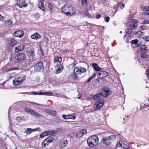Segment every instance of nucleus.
Returning a JSON list of instances; mask_svg holds the SVG:
<instances>
[{"instance_id": "11", "label": "nucleus", "mask_w": 149, "mask_h": 149, "mask_svg": "<svg viewBox=\"0 0 149 149\" xmlns=\"http://www.w3.org/2000/svg\"><path fill=\"white\" fill-rule=\"evenodd\" d=\"M27 56L31 58H33L35 56L34 51L32 49H28L26 51Z\"/></svg>"}, {"instance_id": "34", "label": "nucleus", "mask_w": 149, "mask_h": 149, "mask_svg": "<svg viewBox=\"0 0 149 149\" xmlns=\"http://www.w3.org/2000/svg\"><path fill=\"white\" fill-rule=\"evenodd\" d=\"M140 49L144 52H146L148 51L147 47L145 45H142L140 47Z\"/></svg>"}, {"instance_id": "58", "label": "nucleus", "mask_w": 149, "mask_h": 149, "mask_svg": "<svg viewBox=\"0 0 149 149\" xmlns=\"http://www.w3.org/2000/svg\"><path fill=\"white\" fill-rule=\"evenodd\" d=\"M4 19V17L1 15V14H0V20L2 21Z\"/></svg>"}, {"instance_id": "14", "label": "nucleus", "mask_w": 149, "mask_h": 149, "mask_svg": "<svg viewBox=\"0 0 149 149\" xmlns=\"http://www.w3.org/2000/svg\"><path fill=\"white\" fill-rule=\"evenodd\" d=\"M24 34V32L21 30H18L15 31L13 34V36L16 37H22Z\"/></svg>"}, {"instance_id": "29", "label": "nucleus", "mask_w": 149, "mask_h": 149, "mask_svg": "<svg viewBox=\"0 0 149 149\" xmlns=\"http://www.w3.org/2000/svg\"><path fill=\"white\" fill-rule=\"evenodd\" d=\"M76 65V62L74 61L73 63L69 64L67 67L69 69H72L74 68Z\"/></svg>"}, {"instance_id": "54", "label": "nucleus", "mask_w": 149, "mask_h": 149, "mask_svg": "<svg viewBox=\"0 0 149 149\" xmlns=\"http://www.w3.org/2000/svg\"><path fill=\"white\" fill-rule=\"evenodd\" d=\"M110 17L109 16H107L105 18V20L106 22H109L110 20Z\"/></svg>"}, {"instance_id": "30", "label": "nucleus", "mask_w": 149, "mask_h": 149, "mask_svg": "<svg viewBox=\"0 0 149 149\" xmlns=\"http://www.w3.org/2000/svg\"><path fill=\"white\" fill-rule=\"evenodd\" d=\"M33 129L27 128L25 130V132L27 134H29L33 132Z\"/></svg>"}, {"instance_id": "5", "label": "nucleus", "mask_w": 149, "mask_h": 149, "mask_svg": "<svg viewBox=\"0 0 149 149\" xmlns=\"http://www.w3.org/2000/svg\"><path fill=\"white\" fill-rule=\"evenodd\" d=\"M86 71V69L84 68L75 67L72 75L73 78L77 79L78 78L77 76V74H80L81 73L85 72Z\"/></svg>"}, {"instance_id": "21", "label": "nucleus", "mask_w": 149, "mask_h": 149, "mask_svg": "<svg viewBox=\"0 0 149 149\" xmlns=\"http://www.w3.org/2000/svg\"><path fill=\"white\" fill-rule=\"evenodd\" d=\"M31 38L32 39L37 40L41 38L40 35L38 33H35L31 36Z\"/></svg>"}, {"instance_id": "47", "label": "nucleus", "mask_w": 149, "mask_h": 149, "mask_svg": "<svg viewBox=\"0 0 149 149\" xmlns=\"http://www.w3.org/2000/svg\"><path fill=\"white\" fill-rule=\"evenodd\" d=\"M33 116L37 117H39L41 116V115L39 114L38 112L36 111L34 113Z\"/></svg>"}, {"instance_id": "51", "label": "nucleus", "mask_w": 149, "mask_h": 149, "mask_svg": "<svg viewBox=\"0 0 149 149\" xmlns=\"http://www.w3.org/2000/svg\"><path fill=\"white\" fill-rule=\"evenodd\" d=\"M143 24H149V20L143 21L142 22Z\"/></svg>"}, {"instance_id": "7", "label": "nucleus", "mask_w": 149, "mask_h": 149, "mask_svg": "<svg viewBox=\"0 0 149 149\" xmlns=\"http://www.w3.org/2000/svg\"><path fill=\"white\" fill-rule=\"evenodd\" d=\"M104 102V100H101L99 101H97L94 106V110L96 111L99 109L103 106Z\"/></svg>"}, {"instance_id": "37", "label": "nucleus", "mask_w": 149, "mask_h": 149, "mask_svg": "<svg viewBox=\"0 0 149 149\" xmlns=\"http://www.w3.org/2000/svg\"><path fill=\"white\" fill-rule=\"evenodd\" d=\"M108 138L110 139V141H114L116 139V137L113 135H111L108 137Z\"/></svg>"}, {"instance_id": "63", "label": "nucleus", "mask_w": 149, "mask_h": 149, "mask_svg": "<svg viewBox=\"0 0 149 149\" xmlns=\"http://www.w3.org/2000/svg\"><path fill=\"white\" fill-rule=\"evenodd\" d=\"M37 95H42V93L39 92V93H38Z\"/></svg>"}, {"instance_id": "19", "label": "nucleus", "mask_w": 149, "mask_h": 149, "mask_svg": "<svg viewBox=\"0 0 149 149\" xmlns=\"http://www.w3.org/2000/svg\"><path fill=\"white\" fill-rule=\"evenodd\" d=\"M104 92L105 95H104V96L105 97H107L111 93L110 89L107 88H105L104 89Z\"/></svg>"}, {"instance_id": "50", "label": "nucleus", "mask_w": 149, "mask_h": 149, "mask_svg": "<svg viewBox=\"0 0 149 149\" xmlns=\"http://www.w3.org/2000/svg\"><path fill=\"white\" fill-rule=\"evenodd\" d=\"M143 39L144 40L148 41L149 40V36L144 37L143 38Z\"/></svg>"}, {"instance_id": "59", "label": "nucleus", "mask_w": 149, "mask_h": 149, "mask_svg": "<svg viewBox=\"0 0 149 149\" xmlns=\"http://www.w3.org/2000/svg\"><path fill=\"white\" fill-rule=\"evenodd\" d=\"M101 16L100 14H98L96 15V17L97 19H99L101 17Z\"/></svg>"}, {"instance_id": "64", "label": "nucleus", "mask_w": 149, "mask_h": 149, "mask_svg": "<svg viewBox=\"0 0 149 149\" xmlns=\"http://www.w3.org/2000/svg\"><path fill=\"white\" fill-rule=\"evenodd\" d=\"M29 61H30L29 60H27L26 61V63L27 62H29Z\"/></svg>"}, {"instance_id": "38", "label": "nucleus", "mask_w": 149, "mask_h": 149, "mask_svg": "<svg viewBox=\"0 0 149 149\" xmlns=\"http://www.w3.org/2000/svg\"><path fill=\"white\" fill-rule=\"evenodd\" d=\"M19 68L17 67H13L7 69V70H6V71L8 72L12 70H17Z\"/></svg>"}, {"instance_id": "16", "label": "nucleus", "mask_w": 149, "mask_h": 149, "mask_svg": "<svg viewBox=\"0 0 149 149\" xmlns=\"http://www.w3.org/2000/svg\"><path fill=\"white\" fill-rule=\"evenodd\" d=\"M45 111L50 115L54 116L56 115V112L54 110L52 109H46L45 110Z\"/></svg>"}, {"instance_id": "52", "label": "nucleus", "mask_w": 149, "mask_h": 149, "mask_svg": "<svg viewBox=\"0 0 149 149\" xmlns=\"http://www.w3.org/2000/svg\"><path fill=\"white\" fill-rule=\"evenodd\" d=\"M147 26L146 25H143L141 27V29L143 30H144L147 29Z\"/></svg>"}, {"instance_id": "4", "label": "nucleus", "mask_w": 149, "mask_h": 149, "mask_svg": "<svg viewBox=\"0 0 149 149\" xmlns=\"http://www.w3.org/2000/svg\"><path fill=\"white\" fill-rule=\"evenodd\" d=\"M52 136H50L44 139L41 144V146L40 149H43L47 148L49 143H52L55 139L53 138Z\"/></svg>"}, {"instance_id": "17", "label": "nucleus", "mask_w": 149, "mask_h": 149, "mask_svg": "<svg viewBox=\"0 0 149 149\" xmlns=\"http://www.w3.org/2000/svg\"><path fill=\"white\" fill-rule=\"evenodd\" d=\"M102 142L104 144L107 145H110L111 143L112 142L110 141L108 137H105L103 139Z\"/></svg>"}, {"instance_id": "32", "label": "nucleus", "mask_w": 149, "mask_h": 149, "mask_svg": "<svg viewBox=\"0 0 149 149\" xmlns=\"http://www.w3.org/2000/svg\"><path fill=\"white\" fill-rule=\"evenodd\" d=\"M13 22L11 19H10L8 20L5 21V24L6 26L10 25L12 24Z\"/></svg>"}, {"instance_id": "35", "label": "nucleus", "mask_w": 149, "mask_h": 149, "mask_svg": "<svg viewBox=\"0 0 149 149\" xmlns=\"http://www.w3.org/2000/svg\"><path fill=\"white\" fill-rule=\"evenodd\" d=\"M136 36L138 38H140L142 34V32L140 31H138L135 33Z\"/></svg>"}, {"instance_id": "24", "label": "nucleus", "mask_w": 149, "mask_h": 149, "mask_svg": "<svg viewBox=\"0 0 149 149\" xmlns=\"http://www.w3.org/2000/svg\"><path fill=\"white\" fill-rule=\"evenodd\" d=\"M62 58L60 57H55L54 59V62L55 63L58 64L61 63L62 61Z\"/></svg>"}, {"instance_id": "18", "label": "nucleus", "mask_w": 149, "mask_h": 149, "mask_svg": "<svg viewBox=\"0 0 149 149\" xmlns=\"http://www.w3.org/2000/svg\"><path fill=\"white\" fill-rule=\"evenodd\" d=\"M24 48V46L23 45H20L18 46L17 47H15V52L18 53L20 51L23 50Z\"/></svg>"}, {"instance_id": "26", "label": "nucleus", "mask_w": 149, "mask_h": 149, "mask_svg": "<svg viewBox=\"0 0 149 149\" xmlns=\"http://www.w3.org/2000/svg\"><path fill=\"white\" fill-rule=\"evenodd\" d=\"M38 5L40 9H42L43 11H45V8L44 7L43 3L41 1H39Z\"/></svg>"}, {"instance_id": "43", "label": "nucleus", "mask_w": 149, "mask_h": 149, "mask_svg": "<svg viewBox=\"0 0 149 149\" xmlns=\"http://www.w3.org/2000/svg\"><path fill=\"white\" fill-rule=\"evenodd\" d=\"M138 42V40L137 39L133 40L131 41V43L132 44H136Z\"/></svg>"}, {"instance_id": "48", "label": "nucleus", "mask_w": 149, "mask_h": 149, "mask_svg": "<svg viewBox=\"0 0 149 149\" xmlns=\"http://www.w3.org/2000/svg\"><path fill=\"white\" fill-rule=\"evenodd\" d=\"M87 0H82L81 1V4L82 6H84V5H86L87 3Z\"/></svg>"}, {"instance_id": "2", "label": "nucleus", "mask_w": 149, "mask_h": 149, "mask_svg": "<svg viewBox=\"0 0 149 149\" xmlns=\"http://www.w3.org/2000/svg\"><path fill=\"white\" fill-rule=\"evenodd\" d=\"M87 142L88 146L94 147L96 146L99 142L98 137L96 135H93L88 138Z\"/></svg>"}, {"instance_id": "12", "label": "nucleus", "mask_w": 149, "mask_h": 149, "mask_svg": "<svg viewBox=\"0 0 149 149\" xmlns=\"http://www.w3.org/2000/svg\"><path fill=\"white\" fill-rule=\"evenodd\" d=\"M98 74L99 78L103 79L108 76L109 73L106 71H101L98 73Z\"/></svg>"}, {"instance_id": "31", "label": "nucleus", "mask_w": 149, "mask_h": 149, "mask_svg": "<svg viewBox=\"0 0 149 149\" xmlns=\"http://www.w3.org/2000/svg\"><path fill=\"white\" fill-rule=\"evenodd\" d=\"M141 56L142 58H148L149 55L147 53H146V52H143L141 53Z\"/></svg>"}, {"instance_id": "36", "label": "nucleus", "mask_w": 149, "mask_h": 149, "mask_svg": "<svg viewBox=\"0 0 149 149\" xmlns=\"http://www.w3.org/2000/svg\"><path fill=\"white\" fill-rule=\"evenodd\" d=\"M96 74L94 73L93 75L91 76L87 80V82H88L90 81L95 77L96 76Z\"/></svg>"}, {"instance_id": "40", "label": "nucleus", "mask_w": 149, "mask_h": 149, "mask_svg": "<svg viewBox=\"0 0 149 149\" xmlns=\"http://www.w3.org/2000/svg\"><path fill=\"white\" fill-rule=\"evenodd\" d=\"M86 132V130L85 129H83L79 131V133L81 134H85Z\"/></svg>"}, {"instance_id": "3", "label": "nucleus", "mask_w": 149, "mask_h": 149, "mask_svg": "<svg viewBox=\"0 0 149 149\" xmlns=\"http://www.w3.org/2000/svg\"><path fill=\"white\" fill-rule=\"evenodd\" d=\"M26 78V76L24 74H20L14 78L13 83L14 85L16 86L23 82Z\"/></svg>"}, {"instance_id": "9", "label": "nucleus", "mask_w": 149, "mask_h": 149, "mask_svg": "<svg viewBox=\"0 0 149 149\" xmlns=\"http://www.w3.org/2000/svg\"><path fill=\"white\" fill-rule=\"evenodd\" d=\"M104 97L103 93H100L97 94L93 97V99L97 101H100L101 100H104L103 98Z\"/></svg>"}, {"instance_id": "60", "label": "nucleus", "mask_w": 149, "mask_h": 149, "mask_svg": "<svg viewBox=\"0 0 149 149\" xmlns=\"http://www.w3.org/2000/svg\"><path fill=\"white\" fill-rule=\"evenodd\" d=\"M118 8H119V7H118V6H117V5L116 6H115L114 7V8L115 9V10H116V11H117V10Z\"/></svg>"}, {"instance_id": "23", "label": "nucleus", "mask_w": 149, "mask_h": 149, "mask_svg": "<svg viewBox=\"0 0 149 149\" xmlns=\"http://www.w3.org/2000/svg\"><path fill=\"white\" fill-rule=\"evenodd\" d=\"M15 1H16V3L14 4V6H17L19 7V8H23V6H25L26 5L25 4V5H21V4H20L21 2V0H15Z\"/></svg>"}, {"instance_id": "57", "label": "nucleus", "mask_w": 149, "mask_h": 149, "mask_svg": "<svg viewBox=\"0 0 149 149\" xmlns=\"http://www.w3.org/2000/svg\"><path fill=\"white\" fill-rule=\"evenodd\" d=\"M36 112L35 111H34V110L33 109H32L31 111V112L30 113V114H31L33 115L34 113Z\"/></svg>"}, {"instance_id": "8", "label": "nucleus", "mask_w": 149, "mask_h": 149, "mask_svg": "<svg viewBox=\"0 0 149 149\" xmlns=\"http://www.w3.org/2000/svg\"><path fill=\"white\" fill-rule=\"evenodd\" d=\"M77 116V114L75 113H73L71 114H68L67 115L64 114L62 115V117L65 119H72L74 120Z\"/></svg>"}, {"instance_id": "39", "label": "nucleus", "mask_w": 149, "mask_h": 149, "mask_svg": "<svg viewBox=\"0 0 149 149\" xmlns=\"http://www.w3.org/2000/svg\"><path fill=\"white\" fill-rule=\"evenodd\" d=\"M117 5L119 7H120L121 9H122L123 8H124L125 6L124 4L120 3H118Z\"/></svg>"}, {"instance_id": "44", "label": "nucleus", "mask_w": 149, "mask_h": 149, "mask_svg": "<svg viewBox=\"0 0 149 149\" xmlns=\"http://www.w3.org/2000/svg\"><path fill=\"white\" fill-rule=\"evenodd\" d=\"M32 109H30L29 108H26L24 110L25 111L29 113H30Z\"/></svg>"}, {"instance_id": "45", "label": "nucleus", "mask_w": 149, "mask_h": 149, "mask_svg": "<svg viewBox=\"0 0 149 149\" xmlns=\"http://www.w3.org/2000/svg\"><path fill=\"white\" fill-rule=\"evenodd\" d=\"M122 148L125 149H130L129 147L127 145L124 143L122 145Z\"/></svg>"}, {"instance_id": "42", "label": "nucleus", "mask_w": 149, "mask_h": 149, "mask_svg": "<svg viewBox=\"0 0 149 149\" xmlns=\"http://www.w3.org/2000/svg\"><path fill=\"white\" fill-rule=\"evenodd\" d=\"M47 5L49 9L50 10H52L53 8V6L52 4L49 2H48Z\"/></svg>"}, {"instance_id": "13", "label": "nucleus", "mask_w": 149, "mask_h": 149, "mask_svg": "<svg viewBox=\"0 0 149 149\" xmlns=\"http://www.w3.org/2000/svg\"><path fill=\"white\" fill-rule=\"evenodd\" d=\"M56 131H47L44 132L40 136V137L41 138H42L44 136L48 135L49 134H54L56 133Z\"/></svg>"}, {"instance_id": "10", "label": "nucleus", "mask_w": 149, "mask_h": 149, "mask_svg": "<svg viewBox=\"0 0 149 149\" xmlns=\"http://www.w3.org/2000/svg\"><path fill=\"white\" fill-rule=\"evenodd\" d=\"M26 58V56L25 54L22 53H19L17 55L15 59L17 61H22L25 60Z\"/></svg>"}, {"instance_id": "56", "label": "nucleus", "mask_w": 149, "mask_h": 149, "mask_svg": "<svg viewBox=\"0 0 149 149\" xmlns=\"http://www.w3.org/2000/svg\"><path fill=\"white\" fill-rule=\"evenodd\" d=\"M142 15H149V13L148 12H145V13H142Z\"/></svg>"}, {"instance_id": "27", "label": "nucleus", "mask_w": 149, "mask_h": 149, "mask_svg": "<svg viewBox=\"0 0 149 149\" xmlns=\"http://www.w3.org/2000/svg\"><path fill=\"white\" fill-rule=\"evenodd\" d=\"M68 142L67 140H65L60 143L59 147L60 148H63L68 144Z\"/></svg>"}, {"instance_id": "1", "label": "nucleus", "mask_w": 149, "mask_h": 149, "mask_svg": "<svg viewBox=\"0 0 149 149\" xmlns=\"http://www.w3.org/2000/svg\"><path fill=\"white\" fill-rule=\"evenodd\" d=\"M62 9V12L67 16H71L74 15L76 13L74 8L69 5H64Z\"/></svg>"}, {"instance_id": "33", "label": "nucleus", "mask_w": 149, "mask_h": 149, "mask_svg": "<svg viewBox=\"0 0 149 149\" xmlns=\"http://www.w3.org/2000/svg\"><path fill=\"white\" fill-rule=\"evenodd\" d=\"M16 75V73L15 72L10 73L8 75L7 77L8 78L10 79L14 77Z\"/></svg>"}, {"instance_id": "53", "label": "nucleus", "mask_w": 149, "mask_h": 149, "mask_svg": "<svg viewBox=\"0 0 149 149\" xmlns=\"http://www.w3.org/2000/svg\"><path fill=\"white\" fill-rule=\"evenodd\" d=\"M52 95V93L51 92H45V95L50 96Z\"/></svg>"}, {"instance_id": "20", "label": "nucleus", "mask_w": 149, "mask_h": 149, "mask_svg": "<svg viewBox=\"0 0 149 149\" xmlns=\"http://www.w3.org/2000/svg\"><path fill=\"white\" fill-rule=\"evenodd\" d=\"M138 23L137 20H133L131 24H129V26L133 29L136 28L137 26L136 23Z\"/></svg>"}, {"instance_id": "25", "label": "nucleus", "mask_w": 149, "mask_h": 149, "mask_svg": "<svg viewBox=\"0 0 149 149\" xmlns=\"http://www.w3.org/2000/svg\"><path fill=\"white\" fill-rule=\"evenodd\" d=\"M92 66L93 67L94 69L97 71H100L102 70V68H100L98 65L95 63H93Z\"/></svg>"}, {"instance_id": "41", "label": "nucleus", "mask_w": 149, "mask_h": 149, "mask_svg": "<svg viewBox=\"0 0 149 149\" xmlns=\"http://www.w3.org/2000/svg\"><path fill=\"white\" fill-rule=\"evenodd\" d=\"M141 9L145 11H148L149 8L148 6H143L141 7Z\"/></svg>"}, {"instance_id": "28", "label": "nucleus", "mask_w": 149, "mask_h": 149, "mask_svg": "<svg viewBox=\"0 0 149 149\" xmlns=\"http://www.w3.org/2000/svg\"><path fill=\"white\" fill-rule=\"evenodd\" d=\"M17 44V42L13 38L12 39L10 40L9 42L10 45L12 47H14Z\"/></svg>"}, {"instance_id": "61", "label": "nucleus", "mask_w": 149, "mask_h": 149, "mask_svg": "<svg viewBox=\"0 0 149 149\" xmlns=\"http://www.w3.org/2000/svg\"><path fill=\"white\" fill-rule=\"evenodd\" d=\"M146 72H147V76H149V69H148L146 71Z\"/></svg>"}, {"instance_id": "6", "label": "nucleus", "mask_w": 149, "mask_h": 149, "mask_svg": "<svg viewBox=\"0 0 149 149\" xmlns=\"http://www.w3.org/2000/svg\"><path fill=\"white\" fill-rule=\"evenodd\" d=\"M34 70L36 72H39L43 70L44 67L42 62H40L36 63L34 66Z\"/></svg>"}, {"instance_id": "55", "label": "nucleus", "mask_w": 149, "mask_h": 149, "mask_svg": "<svg viewBox=\"0 0 149 149\" xmlns=\"http://www.w3.org/2000/svg\"><path fill=\"white\" fill-rule=\"evenodd\" d=\"M33 129V132L35 131H37L40 132L41 130V129L39 127L36 128L34 129Z\"/></svg>"}, {"instance_id": "22", "label": "nucleus", "mask_w": 149, "mask_h": 149, "mask_svg": "<svg viewBox=\"0 0 149 149\" xmlns=\"http://www.w3.org/2000/svg\"><path fill=\"white\" fill-rule=\"evenodd\" d=\"M126 31L127 34L125 35L124 38H125L126 37H130L131 36L130 34H131L132 32V29L128 28Z\"/></svg>"}, {"instance_id": "62", "label": "nucleus", "mask_w": 149, "mask_h": 149, "mask_svg": "<svg viewBox=\"0 0 149 149\" xmlns=\"http://www.w3.org/2000/svg\"><path fill=\"white\" fill-rule=\"evenodd\" d=\"M32 94L34 95H37L38 93L36 92H32Z\"/></svg>"}, {"instance_id": "15", "label": "nucleus", "mask_w": 149, "mask_h": 149, "mask_svg": "<svg viewBox=\"0 0 149 149\" xmlns=\"http://www.w3.org/2000/svg\"><path fill=\"white\" fill-rule=\"evenodd\" d=\"M56 67L57 68L56 70V74L60 73L63 69V65L61 63L57 64Z\"/></svg>"}, {"instance_id": "46", "label": "nucleus", "mask_w": 149, "mask_h": 149, "mask_svg": "<svg viewBox=\"0 0 149 149\" xmlns=\"http://www.w3.org/2000/svg\"><path fill=\"white\" fill-rule=\"evenodd\" d=\"M124 143H123V142L120 141L119 143L116 145V147L117 146H120L122 147V145H123V144Z\"/></svg>"}, {"instance_id": "49", "label": "nucleus", "mask_w": 149, "mask_h": 149, "mask_svg": "<svg viewBox=\"0 0 149 149\" xmlns=\"http://www.w3.org/2000/svg\"><path fill=\"white\" fill-rule=\"evenodd\" d=\"M20 4H21V5H23V6L25 5V4L26 5V6H23V7H26L28 6V4L26 3L25 1H21V2L20 3Z\"/></svg>"}]
</instances>
